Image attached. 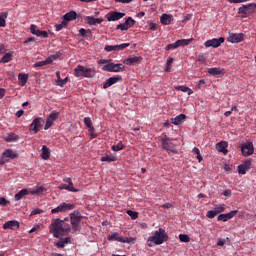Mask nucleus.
I'll use <instances>...</instances> for the list:
<instances>
[{
	"label": "nucleus",
	"instance_id": "f257e3e1",
	"mask_svg": "<svg viewBox=\"0 0 256 256\" xmlns=\"http://www.w3.org/2000/svg\"><path fill=\"white\" fill-rule=\"evenodd\" d=\"M49 231L53 234V237L59 239V241L54 244L57 249H63L65 246L71 244V237H67V235L71 233V225L65 222V220L59 218L53 219L49 226Z\"/></svg>",
	"mask_w": 256,
	"mask_h": 256
},
{
	"label": "nucleus",
	"instance_id": "f03ea898",
	"mask_svg": "<svg viewBox=\"0 0 256 256\" xmlns=\"http://www.w3.org/2000/svg\"><path fill=\"white\" fill-rule=\"evenodd\" d=\"M169 241V235L163 228H159L154 232L153 236H150L147 240L148 247H153V245H163Z\"/></svg>",
	"mask_w": 256,
	"mask_h": 256
},
{
	"label": "nucleus",
	"instance_id": "7ed1b4c3",
	"mask_svg": "<svg viewBox=\"0 0 256 256\" xmlns=\"http://www.w3.org/2000/svg\"><path fill=\"white\" fill-rule=\"evenodd\" d=\"M74 75L78 78L84 77L90 79L91 77H95V68H87L83 65H77L74 68Z\"/></svg>",
	"mask_w": 256,
	"mask_h": 256
},
{
	"label": "nucleus",
	"instance_id": "20e7f679",
	"mask_svg": "<svg viewBox=\"0 0 256 256\" xmlns=\"http://www.w3.org/2000/svg\"><path fill=\"white\" fill-rule=\"evenodd\" d=\"M81 219H83V215H81V212L74 211L70 213V223L74 233L77 231H81Z\"/></svg>",
	"mask_w": 256,
	"mask_h": 256
},
{
	"label": "nucleus",
	"instance_id": "39448f33",
	"mask_svg": "<svg viewBox=\"0 0 256 256\" xmlns=\"http://www.w3.org/2000/svg\"><path fill=\"white\" fill-rule=\"evenodd\" d=\"M253 13H256L255 3L242 5L238 8V15H241V17H249V15H253Z\"/></svg>",
	"mask_w": 256,
	"mask_h": 256
},
{
	"label": "nucleus",
	"instance_id": "423d86ee",
	"mask_svg": "<svg viewBox=\"0 0 256 256\" xmlns=\"http://www.w3.org/2000/svg\"><path fill=\"white\" fill-rule=\"evenodd\" d=\"M172 141L173 139L169 138L167 135L161 139L162 147L167 153H177V148L175 144L171 143Z\"/></svg>",
	"mask_w": 256,
	"mask_h": 256
},
{
	"label": "nucleus",
	"instance_id": "0eeeda50",
	"mask_svg": "<svg viewBox=\"0 0 256 256\" xmlns=\"http://www.w3.org/2000/svg\"><path fill=\"white\" fill-rule=\"evenodd\" d=\"M102 71H108L109 73H121L125 71V65L111 62L104 65Z\"/></svg>",
	"mask_w": 256,
	"mask_h": 256
},
{
	"label": "nucleus",
	"instance_id": "6e6552de",
	"mask_svg": "<svg viewBox=\"0 0 256 256\" xmlns=\"http://www.w3.org/2000/svg\"><path fill=\"white\" fill-rule=\"evenodd\" d=\"M108 241H118V243H135L137 241L136 238H127L120 236L119 233L114 232L108 236Z\"/></svg>",
	"mask_w": 256,
	"mask_h": 256
},
{
	"label": "nucleus",
	"instance_id": "1a4fd4ad",
	"mask_svg": "<svg viewBox=\"0 0 256 256\" xmlns=\"http://www.w3.org/2000/svg\"><path fill=\"white\" fill-rule=\"evenodd\" d=\"M43 123H45V120H43V118H35L29 126V132L31 133V135L39 133L40 127H43Z\"/></svg>",
	"mask_w": 256,
	"mask_h": 256
},
{
	"label": "nucleus",
	"instance_id": "9d476101",
	"mask_svg": "<svg viewBox=\"0 0 256 256\" xmlns=\"http://www.w3.org/2000/svg\"><path fill=\"white\" fill-rule=\"evenodd\" d=\"M189 43H191L190 39H181V40H177L175 43L172 44H168L165 47L166 51H171L173 49H178V47H187V45H189Z\"/></svg>",
	"mask_w": 256,
	"mask_h": 256
},
{
	"label": "nucleus",
	"instance_id": "9b49d317",
	"mask_svg": "<svg viewBox=\"0 0 256 256\" xmlns=\"http://www.w3.org/2000/svg\"><path fill=\"white\" fill-rule=\"evenodd\" d=\"M73 209H75V205L73 204H67V203H61L60 205H58L56 208L51 210L52 214L55 213H65L66 211H73Z\"/></svg>",
	"mask_w": 256,
	"mask_h": 256
},
{
	"label": "nucleus",
	"instance_id": "f8f14e48",
	"mask_svg": "<svg viewBox=\"0 0 256 256\" xmlns=\"http://www.w3.org/2000/svg\"><path fill=\"white\" fill-rule=\"evenodd\" d=\"M59 119V112L52 111L48 118L46 119V124L44 126V131H47L48 129H51L53 127V123Z\"/></svg>",
	"mask_w": 256,
	"mask_h": 256
},
{
	"label": "nucleus",
	"instance_id": "ddd939ff",
	"mask_svg": "<svg viewBox=\"0 0 256 256\" xmlns=\"http://www.w3.org/2000/svg\"><path fill=\"white\" fill-rule=\"evenodd\" d=\"M241 153L243 157H249L255 153L253 142H247L241 146Z\"/></svg>",
	"mask_w": 256,
	"mask_h": 256
},
{
	"label": "nucleus",
	"instance_id": "4468645a",
	"mask_svg": "<svg viewBox=\"0 0 256 256\" xmlns=\"http://www.w3.org/2000/svg\"><path fill=\"white\" fill-rule=\"evenodd\" d=\"M17 157H19V154H17L15 151L11 149L5 150L2 154L1 165H5L9 159H17Z\"/></svg>",
	"mask_w": 256,
	"mask_h": 256
},
{
	"label": "nucleus",
	"instance_id": "2eb2a0df",
	"mask_svg": "<svg viewBox=\"0 0 256 256\" xmlns=\"http://www.w3.org/2000/svg\"><path fill=\"white\" fill-rule=\"evenodd\" d=\"M225 43V38L220 37V38H213L210 40H207L204 45L205 47H213L216 49L217 47H221V44Z\"/></svg>",
	"mask_w": 256,
	"mask_h": 256
},
{
	"label": "nucleus",
	"instance_id": "dca6fc26",
	"mask_svg": "<svg viewBox=\"0 0 256 256\" xmlns=\"http://www.w3.org/2000/svg\"><path fill=\"white\" fill-rule=\"evenodd\" d=\"M30 33L36 37H42V39H47V37H49V33H47V31L37 29V25L35 24H31Z\"/></svg>",
	"mask_w": 256,
	"mask_h": 256
},
{
	"label": "nucleus",
	"instance_id": "f3484780",
	"mask_svg": "<svg viewBox=\"0 0 256 256\" xmlns=\"http://www.w3.org/2000/svg\"><path fill=\"white\" fill-rule=\"evenodd\" d=\"M253 163V159H248L244 161L242 164L238 166L239 175H245L249 169H251V165Z\"/></svg>",
	"mask_w": 256,
	"mask_h": 256
},
{
	"label": "nucleus",
	"instance_id": "a211bd4d",
	"mask_svg": "<svg viewBox=\"0 0 256 256\" xmlns=\"http://www.w3.org/2000/svg\"><path fill=\"white\" fill-rule=\"evenodd\" d=\"M119 81H123V77L121 75L110 77L104 82L103 89H109L111 85H115V83H119Z\"/></svg>",
	"mask_w": 256,
	"mask_h": 256
},
{
	"label": "nucleus",
	"instance_id": "6ab92c4d",
	"mask_svg": "<svg viewBox=\"0 0 256 256\" xmlns=\"http://www.w3.org/2000/svg\"><path fill=\"white\" fill-rule=\"evenodd\" d=\"M143 61V57L141 56H129L127 59L123 61L124 65H139Z\"/></svg>",
	"mask_w": 256,
	"mask_h": 256
},
{
	"label": "nucleus",
	"instance_id": "aec40b11",
	"mask_svg": "<svg viewBox=\"0 0 256 256\" xmlns=\"http://www.w3.org/2000/svg\"><path fill=\"white\" fill-rule=\"evenodd\" d=\"M238 213H239V210H232L226 214H219L217 217V220L223 221L225 223V222L229 221V219H233V217H235V215H237Z\"/></svg>",
	"mask_w": 256,
	"mask_h": 256
},
{
	"label": "nucleus",
	"instance_id": "412c9836",
	"mask_svg": "<svg viewBox=\"0 0 256 256\" xmlns=\"http://www.w3.org/2000/svg\"><path fill=\"white\" fill-rule=\"evenodd\" d=\"M227 41H229V43H241V41H243V34L230 33Z\"/></svg>",
	"mask_w": 256,
	"mask_h": 256
},
{
	"label": "nucleus",
	"instance_id": "4be33fe9",
	"mask_svg": "<svg viewBox=\"0 0 256 256\" xmlns=\"http://www.w3.org/2000/svg\"><path fill=\"white\" fill-rule=\"evenodd\" d=\"M3 229H11L12 231H17L19 229V223L16 220H10L3 224Z\"/></svg>",
	"mask_w": 256,
	"mask_h": 256
},
{
	"label": "nucleus",
	"instance_id": "5701e85b",
	"mask_svg": "<svg viewBox=\"0 0 256 256\" xmlns=\"http://www.w3.org/2000/svg\"><path fill=\"white\" fill-rule=\"evenodd\" d=\"M125 13L122 12H110L107 16V21H119L123 19Z\"/></svg>",
	"mask_w": 256,
	"mask_h": 256
},
{
	"label": "nucleus",
	"instance_id": "b1692460",
	"mask_svg": "<svg viewBox=\"0 0 256 256\" xmlns=\"http://www.w3.org/2000/svg\"><path fill=\"white\" fill-rule=\"evenodd\" d=\"M208 73L209 75H212L213 77H217V76H223L225 75V69H221V68H209L208 69Z\"/></svg>",
	"mask_w": 256,
	"mask_h": 256
},
{
	"label": "nucleus",
	"instance_id": "393cba45",
	"mask_svg": "<svg viewBox=\"0 0 256 256\" xmlns=\"http://www.w3.org/2000/svg\"><path fill=\"white\" fill-rule=\"evenodd\" d=\"M227 147H228V144L225 141H221L216 144L217 151H219V153H224V155H227L228 153Z\"/></svg>",
	"mask_w": 256,
	"mask_h": 256
},
{
	"label": "nucleus",
	"instance_id": "a878e982",
	"mask_svg": "<svg viewBox=\"0 0 256 256\" xmlns=\"http://www.w3.org/2000/svg\"><path fill=\"white\" fill-rule=\"evenodd\" d=\"M185 119H187V116L185 114H180L176 116L175 118L171 119V123L173 125H181V123L185 122Z\"/></svg>",
	"mask_w": 256,
	"mask_h": 256
},
{
	"label": "nucleus",
	"instance_id": "bb28decb",
	"mask_svg": "<svg viewBox=\"0 0 256 256\" xmlns=\"http://www.w3.org/2000/svg\"><path fill=\"white\" fill-rule=\"evenodd\" d=\"M86 21H87L88 25H101L103 19L95 18L93 16H87Z\"/></svg>",
	"mask_w": 256,
	"mask_h": 256
},
{
	"label": "nucleus",
	"instance_id": "cd10ccee",
	"mask_svg": "<svg viewBox=\"0 0 256 256\" xmlns=\"http://www.w3.org/2000/svg\"><path fill=\"white\" fill-rule=\"evenodd\" d=\"M171 21H173L172 15L162 14L160 17V23H162V25H171Z\"/></svg>",
	"mask_w": 256,
	"mask_h": 256
},
{
	"label": "nucleus",
	"instance_id": "c85d7f7f",
	"mask_svg": "<svg viewBox=\"0 0 256 256\" xmlns=\"http://www.w3.org/2000/svg\"><path fill=\"white\" fill-rule=\"evenodd\" d=\"M42 159L47 161L51 157V149L47 147L46 145L42 146V154H41Z\"/></svg>",
	"mask_w": 256,
	"mask_h": 256
},
{
	"label": "nucleus",
	"instance_id": "c756f323",
	"mask_svg": "<svg viewBox=\"0 0 256 256\" xmlns=\"http://www.w3.org/2000/svg\"><path fill=\"white\" fill-rule=\"evenodd\" d=\"M63 19L66 21H75V19H77V12L75 11H70L68 13H66L64 16H63Z\"/></svg>",
	"mask_w": 256,
	"mask_h": 256
},
{
	"label": "nucleus",
	"instance_id": "7c9ffc66",
	"mask_svg": "<svg viewBox=\"0 0 256 256\" xmlns=\"http://www.w3.org/2000/svg\"><path fill=\"white\" fill-rule=\"evenodd\" d=\"M17 139H19V136L15 133H8L4 137V141H6L7 143H13L17 141Z\"/></svg>",
	"mask_w": 256,
	"mask_h": 256
},
{
	"label": "nucleus",
	"instance_id": "2f4dec72",
	"mask_svg": "<svg viewBox=\"0 0 256 256\" xmlns=\"http://www.w3.org/2000/svg\"><path fill=\"white\" fill-rule=\"evenodd\" d=\"M26 195H29V190L22 189L18 193L15 194L14 199H15V201H21V198L25 197Z\"/></svg>",
	"mask_w": 256,
	"mask_h": 256
},
{
	"label": "nucleus",
	"instance_id": "473e14b6",
	"mask_svg": "<svg viewBox=\"0 0 256 256\" xmlns=\"http://www.w3.org/2000/svg\"><path fill=\"white\" fill-rule=\"evenodd\" d=\"M84 124L89 128L90 133H95V127H93V121L89 117L84 118Z\"/></svg>",
	"mask_w": 256,
	"mask_h": 256
},
{
	"label": "nucleus",
	"instance_id": "72a5a7b5",
	"mask_svg": "<svg viewBox=\"0 0 256 256\" xmlns=\"http://www.w3.org/2000/svg\"><path fill=\"white\" fill-rule=\"evenodd\" d=\"M45 191H47V188H45L44 186H40L33 189L30 193L31 195H45Z\"/></svg>",
	"mask_w": 256,
	"mask_h": 256
},
{
	"label": "nucleus",
	"instance_id": "f704fd0d",
	"mask_svg": "<svg viewBox=\"0 0 256 256\" xmlns=\"http://www.w3.org/2000/svg\"><path fill=\"white\" fill-rule=\"evenodd\" d=\"M7 17H9V12L0 13V27H5L7 25Z\"/></svg>",
	"mask_w": 256,
	"mask_h": 256
},
{
	"label": "nucleus",
	"instance_id": "c9c22d12",
	"mask_svg": "<svg viewBox=\"0 0 256 256\" xmlns=\"http://www.w3.org/2000/svg\"><path fill=\"white\" fill-rule=\"evenodd\" d=\"M101 161L106 163H113L117 161V157L113 156L112 154H107L101 158Z\"/></svg>",
	"mask_w": 256,
	"mask_h": 256
},
{
	"label": "nucleus",
	"instance_id": "e433bc0d",
	"mask_svg": "<svg viewBox=\"0 0 256 256\" xmlns=\"http://www.w3.org/2000/svg\"><path fill=\"white\" fill-rule=\"evenodd\" d=\"M13 53L15 52L6 53L0 60V63H9V61H13Z\"/></svg>",
	"mask_w": 256,
	"mask_h": 256
},
{
	"label": "nucleus",
	"instance_id": "4c0bfd02",
	"mask_svg": "<svg viewBox=\"0 0 256 256\" xmlns=\"http://www.w3.org/2000/svg\"><path fill=\"white\" fill-rule=\"evenodd\" d=\"M28 79H29V75L27 74L20 73L18 75V80L20 81L22 87L27 84Z\"/></svg>",
	"mask_w": 256,
	"mask_h": 256
},
{
	"label": "nucleus",
	"instance_id": "58836bf2",
	"mask_svg": "<svg viewBox=\"0 0 256 256\" xmlns=\"http://www.w3.org/2000/svg\"><path fill=\"white\" fill-rule=\"evenodd\" d=\"M214 212H216V215H219V213H225V204L215 205Z\"/></svg>",
	"mask_w": 256,
	"mask_h": 256
},
{
	"label": "nucleus",
	"instance_id": "ea45409f",
	"mask_svg": "<svg viewBox=\"0 0 256 256\" xmlns=\"http://www.w3.org/2000/svg\"><path fill=\"white\" fill-rule=\"evenodd\" d=\"M176 89L177 91H182V93H188V95H192L193 93V90L186 86H177Z\"/></svg>",
	"mask_w": 256,
	"mask_h": 256
},
{
	"label": "nucleus",
	"instance_id": "a19ab883",
	"mask_svg": "<svg viewBox=\"0 0 256 256\" xmlns=\"http://www.w3.org/2000/svg\"><path fill=\"white\" fill-rule=\"evenodd\" d=\"M58 189L60 190L65 189L66 191H71L72 193H77V191H79L78 189H72L71 187H68L67 184H60L58 186Z\"/></svg>",
	"mask_w": 256,
	"mask_h": 256
},
{
	"label": "nucleus",
	"instance_id": "79ce46f5",
	"mask_svg": "<svg viewBox=\"0 0 256 256\" xmlns=\"http://www.w3.org/2000/svg\"><path fill=\"white\" fill-rule=\"evenodd\" d=\"M68 82L69 77H66L64 79L59 78V80L56 81V85H58V87H64V85H67Z\"/></svg>",
	"mask_w": 256,
	"mask_h": 256
},
{
	"label": "nucleus",
	"instance_id": "37998d69",
	"mask_svg": "<svg viewBox=\"0 0 256 256\" xmlns=\"http://www.w3.org/2000/svg\"><path fill=\"white\" fill-rule=\"evenodd\" d=\"M193 153H194L195 155H197V156H196V159H198V163H201V161H203V156H201V151H199V148L194 147V148H193Z\"/></svg>",
	"mask_w": 256,
	"mask_h": 256
},
{
	"label": "nucleus",
	"instance_id": "c03bdc74",
	"mask_svg": "<svg viewBox=\"0 0 256 256\" xmlns=\"http://www.w3.org/2000/svg\"><path fill=\"white\" fill-rule=\"evenodd\" d=\"M111 149L112 151H122V149H125V145H123V142L120 141L118 144L113 145Z\"/></svg>",
	"mask_w": 256,
	"mask_h": 256
},
{
	"label": "nucleus",
	"instance_id": "a18cd8bd",
	"mask_svg": "<svg viewBox=\"0 0 256 256\" xmlns=\"http://www.w3.org/2000/svg\"><path fill=\"white\" fill-rule=\"evenodd\" d=\"M124 24L126 25L127 29H130V27H133V25H135V20L131 17H128Z\"/></svg>",
	"mask_w": 256,
	"mask_h": 256
},
{
	"label": "nucleus",
	"instance_id": "49530a36",
	"mask_svg": "<svg viewBox=\"0 0 256 256\" xmlns=\"http://www.w3.org/2000/svg\"><path fill=\"white\" fill-rule=\"evenodd\" d=\"M127 215H129V217H131V219H133V220L139 218V213L136 211L127 210Z\"/></svg>",
	"mask_w": 256,
	"mask_h": 256
},
{
	"label": "nucleus",
	"instance_id": "de8ad7c7",
	"mask_svg": "<svg viewBox=\"0 0 256 256\" xmlns=\"http://www.w3.org/2000/svg\"><path fill=\"white\" fill-rule=\"evenodd\" d=\"M179 239L182 243H189V241H191V238H189L187 234H180Z\"/></svg>",
	"mask_w": 256,
	"mask_h": 256
},
{
	"label": "nucleus",
	"instance_id": "09e8293b",
	"mask_svg": "<svg viewBox=\"0 0 256 256\" xmlns=\"http://www.w3.org/2000/svg\"><path fill=\"white\" fill-rule=\"evenodd\" d=\"M79 33L81 37H87V35H91L92 32H91V29L86 30L85 28H81L79 30Z\"/></svg>",
	"mask_w": 256,
	"mask_h": 256
},
{
	"label": "nucleus",
	"instance_id": "8fccbe9b",
	"mask_svg": "<svg viewBox=\"0 0 256 256\" xmlns=\"http://www.w3.org/2000/svg\"><path fill=\"white\" fill-rule=\"evenodd\" d=\"M67 27V21L63 20L60 24H56L55 28L56 31H61L62 29H65Z\"/></svg>",
	"mask_w": 256,
	"mask_h": 256
},
{
	"label": "nucleus",
	"instance_id": "3c124183",
	"mask_svg": "<svg viewBox=\"0 0 256 256\" xmlns=\"http://www.w3.org/2000/svg\"><path fill=\"white\" fill-rule=\"evenodd\" d=\"M130 45V43L116 45V51H123V49H127V47H129Z\"/></svg>",
	"mask_w": 256,
	"mask_h": 256
},
{
	"label": "nucleus",
	"instance_id": "603ef678",
	"mask_svg": "<svg viewBox=\"0 0 256 256\" xmlns=\"http://www.w3.org/2000/svg\"><path fill=\"white\" fill-rule=\"evenodd\" d=\"M104 51L111 53V51H117V45H106Z\"/></svg>",
	"mask_w": 256,
	"mask_h": 256
},
{
	"label": "nucleus",
	"instance_id": "864d4df0",
	"mask_svg": "<svg viewBox=\"0 0 256 256\" xmlns=\"http://www.w3.org/2000/svg\"><path fill=\"white\" fill-rule=\"evenodd\" d=\"M206 217H208V219H215V217H217V213L215 210H209L206 214Z\"/></svg>",
	"mask_w": 256,
	"mask_h": 256
},
{
	"label": "nucleus",
	"instance_id": "5fc2aeb1",
	"mask_svg": "<svg viewBox=\"0 0 256 256\" xmlns=\"http://www.w3.org/2000/svg\"><path fill=\"white\" fill-rule=\"evenodd\" d=\"M9 200L5 199V197H0V205L2 207H7V205H9Z\"/></svg>",
	"mask_w": 256,
	"mask_h": 256
},
{
	"label": "nucleus",
	"instance_id": "6e6d98bb",
	"mask_svg": "<svg viewBox=\"0 0 256 256\" xmlns=\"http://www.w3.org/2000/svg\"><path fill=\"white\" fill-rule=\"evenodd\" d=\"M116 29L120 31H127L129 28H127L126 24L124 23V24H118L116 26Z\"/></svg>",
	"mask_w": 256,
	"mask_h": 256
},
{
	"label": "nucleus",
	"instance_id": "4d7b16f0",
	"mask_svg": "<svg viewBox=\"0 0 256 256\" xmlns=\"http://www.w3.org/2000/svg\"><path fill=\"white\" fill-rule=\"evenodd\" d=\"M41 213H43V210L39 209V208H35L31 211L30 215H41Z\"/></svg>",
	"mask_w": 256,
	"mask_h": 256
},
{
	"label": "nucleus",
	"instance_id": "13d9d810",
	"mask_svg": "<svg viewBox=\"0 0 256 256\" xmlns=\"http://www.w3.org/2000/svg\"><path fill=\"white\" fill-rule=\"evenodd\" d=\"M98 63L99 65H109V63H111V60L101 59Z\"/></svg>",
	"mask_w": 256,
	"mask_h": 256
},
{
	"label": "nucleus",
	"instance_id": "bf43d9fd",
	"mask_svg": "<svg viewBox=\"0 0 256 256\" xmlns=\"http://www.w3.org/2000/svg\"><path fill=\"white\" fill-rule=\"evenodd\" d=\"M45 60L43 61H38L34 64V67H45Z\"/></svg>",
	"mask_w": 256,
	"mask_h": 256
},
{
	"label": "nucleus",
	"instance_id": "052dcab7",
	"mask_svg": "<svg viewBox=\"0 0 256 256\" xmlns=\"http://www.w3.org/2000/svg\"><path fill=\"white\" fill-rule=\"evenodd\" d=\"M149 30H150V31H157V24L151 22V23L149 24Z\"/></svg>",
	"mask_w": 256,
	"mask_h": 256
},
{
	"label": "nucleus",
	"instance_id": "680f3d73",
	"mask_svg": "<svg viewBox=\"0 0 256 256\" xmlns=\"http://www.w3.org/2000/svg\"><path fill=\"white\" fill-rule=\"evenodd\" d=\"M225 243H226L225 239H219L217 241V246L218 247H223V245H225Z\"/></svg>",
	"mask_w": 256,
	"mask_h": 256
},
{
	"label": "nucleus",
	"instance_id": "e2e57ef3",
	"mask_svg": "<svg viewBox=\"0 0 256 256\" xmlns=\"http://www.w3.org/2000/svg\"><path fill=\"white\" fill-rule=\"evenodd\" d=\"M203 87H205V80H200V81L198 82L197 88H198V89H201V88H203Z\"/></svg>",
	"mask_w": 256,
	"mask_h": 256
},
{
	"label": "nucleus",
	"instance_id": "0e129e2a",
	"mask_svg": "<svg viewBox=\"0 0 256 256\" xmlns=\"http://www.w3.org/2000/svg\"><path fill=\"white\" fill-rule=\"evenodd\" d=\"M44 63L45 65H51V63H53V58H51V56L48 57L46 60H44Z\"/></svg>",
	"mask_w": 256,
	"mask_h": 256
},
{
	"label": "nucleus",
	"instance_id": "69168bd1",
	"mask_svg": "<svg viewBox=\"0 0 256 256\" xmlns=\"http://www.w3.org/2000/svg\"><path fill=\"white\" fill-rule=\"evenodd\" d=\"M171 207H173V204L171 203H165L162 205V209H171Z\"/></svg>",
	"mask_w": 256,
	"mask_h": 256
},
{
	"label": "nucleus",
	"instance_id": "338daca9",
	"mask_svg": "<svg viewBox=\"0 0 256 256\" xmlns=\"http://www.w3.org/2000/svg\"><path fill=\"white\" fill-rule=\"evenodd\" d=\"M6 90L5 88H0V99H3L5 97Z\"/></svg>",
	"mask_w": 256,
	"mask_h": 256
},
{
	"label": "nucleus",
	"instance_id": "774afa93",
	"mask_svg": "<svg viewBox=\"0 0 256 256\" xmlns=\"http://www.w3.org/2000/svg\"><path fill=\"white\" fill-rule=\"evenodd\" d=\"M23 113H25V111H23V110H18V111L16 112V117H18V118L23 117Z\"/></svg>",
	"mask_w": 256,
	"mask_h": 256
}]
</instances>
